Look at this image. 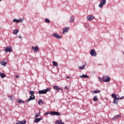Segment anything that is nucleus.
<instances>
[{"mask_svg": "<svg viewBox=\"0 0 124 124\" xmlns=\"http://www.w3.org/2000/svg\"><path fill=\"white\" fill-rule=\"evenodd\" d=\"M111 96L114 99L113 103L114 104H116V105H118V100L120 99H123V98H124V97L120 98L119 95L118 96V95L115 94V93H112L111 94Z\"/></svg>", "mask_w": 124, "mask_h": 124, "instance_id": "1", "label": "nucleus"}, {"mask_svg": "<svg viewBox=\"0 0 124 124\" xmlns=\"http://www.w3.org/2000/svg\"><path fill=\"white\" fill-rule=\"evenodd\" d=\"M51 91V88L49 87L46 88V89L40 90L38 91V93L39 94H46L48 93V92H50Z\"/></svg>", "mask_w": 124, "mask_h": 124, "instance_id": "2", "label": "nucleus"}, {"mask_svg": "<svg viewBox=\"0 0 124 124\" xmlns=\"http://www.w3.org/2000/svg\"><path fill=\"white\" fill-rule=\"evenodd\" d=\"M102 79L104 82L108 83V82H110V78L108 76H104L102 78Z\"/></svg>", "mask_w": 124, "mask_h": 124, "instance_id": "3", "label": "nucleus"}, {"mask_svg": "<svg viewBox=\"0 0 124 124\" xmlns=\"http://www.w3.org/2000/svg\"><path fill=\"white\" fill-rule=\"evenodd\" d=\"M100 4H99V7L100 8H101V7L104 6L105 5V4L106 3V0H100Z\"/></svg>", "mask_w": 124, "mask_h": 124, "instance_id": "4", "label": "nucleus"}, {"mask_svg": "<svg viewBox=\"0 0 124 124\" xmlns=\"http://www.w3.org/2000/svg\"><path fill=\"white\" fill-rule=\"evenodd\" d=\"M50 115L52 116H61V113L57 111H52L50 112Z\"/></svg>", "mask_w": 124, "mask_h": 124, "instance_id": "5", "label": "nucleus"}, {"mask_svg": "<svg viewBox=\"0 0 124 124\" xmlns=\"http://www.w3.org/2000/svg\"><path fill=\"white\" fill-rule=\"evenodd\" d=\"M90 54L91 55V56H93V57H96V55H97V53L95 52V50H94V49H93L90 51Z\"/></svg>", "mask_w": 124, "mask_h": 124, "instance_id": "6", "label": "nucleus"}, {"mask_svg": "<svg viewBox=\"0 0 124 124\" xmlns=\"http://www.w3.org/2000/svg\"><path fill=\"white\" fill-rule=\"evenodd\" d=\"M5 52H6V53H8V52H12V47L11 46L6 47L5 48Z\"/></svg>", "mask_w": 124, "mask_h": 124, "instance_id": "7", "label": "nucleus"}, {"mask_svg": "<svg viewBox=\"0 0 124 124\" xmlns=\"http://www.w3.org/2000/svg\"><path fill=\"white\" fill-rule=\"evenodd\" d=\"M52 36L56 37L57 39H61V38H62V36L59 35V34L57 33L52 34Z\"/></svg>", "mask_w": 124, "mask_h": 124, "instance_id": "8", "label": "nucleus"}, {"mask_svg": "<svg viewBox=\"0 0 124 124\" xmlns=\"http://www.w3.org/2000/svg\"><path fill=\"white\" fill-rule=\"evenodd\" d=\"M33 99H35V96H34V95H31L29 98L27 100V103L30 102V101H31V100H33Z\"/></svg>", "mask_w": 124, "mask_h": 124, "instance_id": "9", "label": "nucleus"}, {"mask_svg": "<svg viewBox=\"0 0 124 124\" xmlns=\"http://www.w3.org/2000/svg\"><path fill=\"white\" fill-rule=\"evenodd\" d=\"M31 49L33 51H34L35 52H36V53H37V52H38V49H39V47L38 46H32Z\"/></svg>", "mask_w": 124, "mask_h": 124, "instance_id": "10", "label": "nucleus"}, {"mask_svg": "<svg viewBox=\"0 0 124 124\" xmlns=\"http://www.w3.org/2000/svg\"><path fill=\"white\" fill-rule=\"evenodd\" d=\"M87 18L88 21H92V20L94 19V16H88Z\"/></svg>", "mask_w": 124, "mask_h": 124, "instance_id": "11", "label": "nucleus"}, {"mask_svg": "<svg viewBox=\"0 0 124 124\" xmlns=\"http://www.w3.org/2000/svg\"><path fill=\"white\" fill-rule=\"evenodd\" d=\"M27 121L26 120H23V121H18L16 123V124H26Z\"/></svg>", "mask_w": 124, "mask_h": 124, "instance_id": "12", "label": "nucleus"}, {"mask_svg": "<svg viewBox=\"0 0 124 124\" xmlns=\"http://www.w3.org/2000/svg\"><path fill=\"white\" fill-rule=\"evenodd\" d=\"M68 30H69V27H65L63 29V34H64L65 32H67L68 31Z\"/></svg>", "mask_w": 124, "mask_h": 124, "instance_id": "13", "label": "nucleus"}, {"mask_svg": "<svg viewBox=\"0 0 124 124\" xmlns=\"http://www.w3.org/2000/svg\"><path fill=\"white\" fill-rule=\"evenodd\" d=\"M41 120H42V118H35L34 120V123H39V122H40V121H41Z\"/></svg>", "mask_w": 124, "mask_h": 124, "instance_id": "14", "label": "nucleus"}, {"mask_svg": "<svg viewBox=\"0 0 124 124\" xmlns=\"http://www.w3.org/2000/svg\"><path fill=\"white\" fill-rule=\"evenodd\" d=\"M53 88L54 89V90H55V91H60L61 90V88H60V87H59V86H54L53 87Z\"/></svg>", "mask_w": 124, "mask_h": 124, "instance_id": "15", "label": "nucleus"}, {"mask_svg": "<svg viewBox=\"0 0 124 124\" xmlns=\"http://www.w3.org/2000/svg\"><path fill=\"white\" fill-rule=\"evenodd\" d=\"M122 116L120 114L115 115L113 118H112V120H116V119H119V118H121Z\"/></svg>", "mask_w": 124, "mask_h": 124, "instance_id": "16", "label": "nucleus"}, {"mask_svg": "<svg viewBox=\"0 0 124 124\" xmlns=\"http://www.w3.org/2000/svg\"><path fill=\"white\" fill-rule=\"evenodd\" d=\"M55 124H64V123L62 122V120H57L55 122Z\"/></svg>", "mask_w": 124, "mask_h": 124, "instance_id": "17", "label": "nucleus"}, {"mask_svg": "<svg viewBox=\"0 0 124 124\" xmlns=\"http://www.w3.org/2000/svg\"><path fill=\"white\" fill-rule=\"evenodd\" d=\"M80 78H89V76L87 75H82L79 76Z\"/></svg>", "mask_w": 124, "mask_h": 124, "instance_id": "18", "label": "nucleus"}, {"mask_svg": "<svg viewBox=\"0 0 124 124\" xmlns=\"http://www.w3.org/2000/svg\"><path fill=\"white\" fill-rule=\"evenodd\" d=\"M53 65H54V66H56V67H58L59 66V64L58 62L54 61L53 62Z\"/></svg>", "mask_w": 124, "mask_h": 124, "instance_id": "19", "label": "nucleus"}, {"mask_svg": "<svg viewBox=\"0 0 124 124\" xmlns=\"http://www.w3.org/2000/svg\"><path fill=\"white\" fill-rule=\"evenodd\" d=\"M70 23H73L74 22V17L71 16L69 20Z\"/></svg>", "mask_w": 124, "mask_h": 124, "instance_id": "20", "label": "nucleus"}, {"mask_svg": "<svg viewBox=\"0 0 124 124\" xmlns=\"http://www.w3.org/2000/svg\"><path fill=\"white\" fill-rule=\"evenodd\" d=\"M0 77H1V78H4L6 77V76L2 73H0Z\"/></svg>", "mask_w": 124, "mask_h": 124, "instance_id": "21", "label": "nucleus"}, {"mask_svg": "<svg viewBox=\"0 0 124 124\" xmlns=\"http://www.w3.org/2000/svg\"><path fill=\"white\" fill-rule=\"evenodd\" d=\"M85 66H86V62L85 63V64L83 66H79L78 68L79 69H84V68H85Z\"/></svg>", "mask_w": 124, "mask_h": 124, "instance_id": "22", "label": "nucleus"}, {"mask_svg": "<svg viewBox=\"0 0 124 124\" xmlns=\"http://www.w3.org/2000/svg\"><path fill=\"white\" fill-rule=\"evenodd\" d=\"M18 32H19V30L18 29L15 30L13 31V33L15 35H16V34H17V33H18Z\"/></svg>", "mask_w": 124, "mask_h": 124, "instance_id": "23", "label": "nucleus"}, {"mask_svg": "<svg viewBox=\"0 0 124 124\" xmlns=\"http://www.w3.org/2000/svg\"><path fill=\"white\" fill-rule=\"evenodd\" d=\"M0 63L2 65H3L4 66H6V62H4V61H1L0 62Z\"/></svg>", "mask_w": 124, "mask_h": 124, "instance_id": "24", "label": "nucleus"}, {"mask_svg": "<svg viewBox=\"0 0 124 124\" xmlns=\"http://www.w3.org/2000/svg\"><path fill=\"white\" fill-rule=\"evenodd\" d=\"M100 90L98 91H92V93H100Z\"/></svg>", "mask_w": 124, "mask_h": 124, "instance_id": "25", "label": "nucleus"}, {"mask_svg": "<svg viewBox=\"0 0 124 124\" xmlns=\"http://www.w3.org/2000/svg\"><path fill=\"white\" fill-rule=\"evenodd\" d=\"M13 23H19V20H18L16 18H15V19H13Z\"/></svg>", "mask_w": 124, "mask_h": 124, "instance_id": "26", "label": "nucleus"}, {"mask_svg": "<svg viewBox=\"0 0 124 124\" xmlns=\"http://www.w3.org/2000/svg\"><path fill=\"white\" fill-rule=\"evenodd\" d=\"M17 102L18 103H25V102L23 101V100H21V99H18L17 100Z\"/></svg>", "mask_w": 124, "mask_h": 124, "instance_id": "27", "label": "nucleus"}, {"mask_svg": "<svg viewBox=\"0 0 124 124\" xmlns=\"http://www.w3.org/2000/svg\"><path fill=\"white\" fill-rule=\"evenodd\" d=\"M45 23H47V24H49V23H50V20H49V19L46 18L45 20Z\"/></svg>", "mask_w": 124, "mask_h": 124, "instance_id": "28", "label": "nucleus"}, {"mask_svg": "<svg viewBox=\"0 0 124 124\" xmlns=\"http://www.w3.org/2000/svg\"><path fill=\"white\" fill-rule=\"evenodd\" d=\"M93 101H97V100H98V99L97 98V96H95L93 98Z\"/></svg>", "mask_w": 124, "mask_h": 124, "instance_id": "29", "label": "nucleus"}, {"mask_svg": "<svg viewBox=\"0 0 124 124\" xmlns=\"http://www.w3.org/2000/svg\"><path fill=\"white\" fill-rule=\"evenodd\" d=\"M30 94H31V95H33V94H34V91H31L29 93Z\"/></svg>", "mask_w": 124, "mask_h": 124, "instance_id": "30", "label": "nucleus"}, {"mask_svg": "<svg viewBox=\"0 0 124 124\" xmlns=\"http://www.w3.org/2000/svg\"><path fill=\"white\" fill-rule=\"evenodd\" d=\"M38 103L39 105H40V104H43V102L42 101V100H40L38 101Z\"/></svg>", "mask_w": 124, "mask_h": 124, "instance_id": "31", "label": "nucleus"}, {"mask_svg": "<svg viewBox=\"0 0 124 124\" xmlns=\"http://www.w3.org/2000/svg\"><path fill=\"white\" fill-rule=\"evenodd\" d=\"M39 116H40V113H37L35 115V117L37 118L38 117H39Z\"/></svg>", "mask_w": 124, "mask_h": 124, "instance_id": "32", "label": "nucleus"}, {"mask_svg": "<svg viewBox=\"0 0 124 124\" xmlns=\"http://www.w3.org/2000/svg\"><path fill=\"white\" fill-rule=\"evenodd\" d=\"M19 23H22L23 21H24V18H20L19 20H18Z\"/></svg>", "mask_w": 124, "mask_h": 124, "instance_id": "33", "label": "nucleus"}, {"mask_svg": "<svg viewBox=\"0 0 124 124\" xmlns=\"http://www.w3.org/2000/svg\"><path fill=\"white\" fill-rule=\"evenodd\" d=\"M10 99H13V95H10L9 96Z\"/></svg>", "mask_w": 124, "mask_h": 124, "instance_id": "34", "label": "nucleus"}, {"mask_svg": "<svg viewBox=\"0 0 124 124\" xmlns=\"http://www.w3.org/2000/svg\"><path fill=\"white\" fill-rule=\"evenodd\" d=\"M49 113H50V112H49V111H48V112H46V113H45V115L46 116H47V115H49Z\"/></svg>", "mask_w": 124, "mask_h": 124, "instance_id": "35", "label": "nucleus"}, {"mask_svg": "<svg viewBox=\"0 0 124 124\" xmlns=\"http://www.w3.org/2000/svg\"><path fill=\"white\" fill-rule=\"evenodd\" d=\"M98 79H99V81H102V78H98Z\"/></svg>", "mask_w": 124, "mask_h": 124, "instance_id": "36", "label": "nucleus"}, {"mask_svg": "<svg viewBox=\"0 0 124 124\" xmlns=\"http://www.w3.org/2000/svg\"><path fill=\"white\" fill-rule=\"evenodd\" d=\"M18 37L19 38H20V39L22 38V36H21V35H19Z\"/></svg>", "mask_w": 124, "mask_h": 124, "instance_id": "37", "label": "nucleus"}, {"mask_svg": "<svg viewBox=\"0 0 124 124\" xmlns=\"http://www.w3.org/2000/svg\"><path fill=\"white\" fill-rule=\"evenodd\" d=\"M20 77L18 75L16 76V78H19Z\"/></svg>", "mask_w": 124, "mask_h": 124, "instance_id": "38", "label": "nucleus"}, {"mask_svg": "<svg viewBox=\"0 0 124 124\" xmlns=\"http://www.w3.org/2000/svg\"><path fill=\"white\" fill-rule=\"evenodd\" d=\"M66 78L67 79H69V78H70V77H66Z\"/></svg>", "mask_w": 124, "mask_h": 124, "instance_id": "39", "label": "nucleus"}, {"mask_svg": "<svg viewBox=\"0 0 124 124\" xmlns=\"http://www.w3.org/2000/svg\"><path fill=\"white\" fill-rule=\"evenodd\" d=\"M65 89H66V90H68V88H67V87H65Z\"/></svg>", "mask_w": 124, "mask_h": 124, "instance_id": "40", "label": "nucleus"}, {"mask_svg": "<svg viewBox=\"0 0 124 124\" xmlns=\"http://www.w3.org/2000/svg\"><path fill=\"white\" fill-rule=\"evenodd\" d=\"M1 0H0V1H1Z\"/></svg>", "mask_w": 124, "mask_h": 124, "instance_id": "41", "label": "nucleus"}]
</instances>
